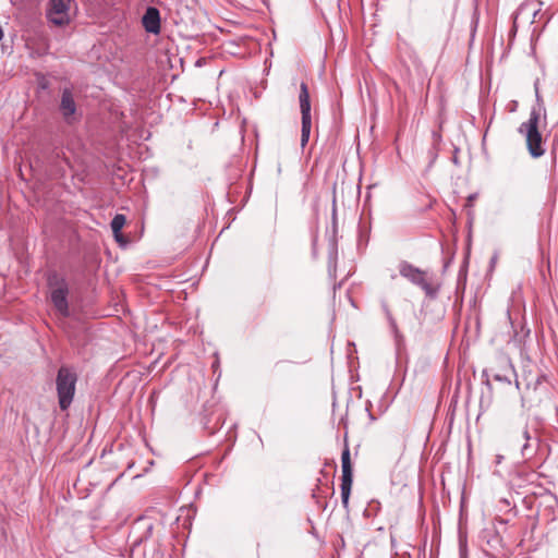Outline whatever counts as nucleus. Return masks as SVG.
<instances>
[{
	"label": "nucleus",
	"mask_w": 558,
	"mask_h": 558,
	"mask_svg": "<svg viewBox=\"0 0 558 558\" xmlns=\"http://www.w3.org/2000/svg\"><path fill=\"white\" fill-rule=\"evenodd\" d=\"M538 121L539 112L532 109L529 120L519 128V132L525 136L527 150L533 158H538L545 153L542 134L538 132Z\"/></svg>",
	"instance_id": "f257e3e1"
},
{
	"label": "nucleus",
	"mask_w": 558,
	"mask_h": 558,
	"mask_svg": "<svg viewBox=\"0 0 558 558\" xmlns=\"http://www.w3.org/2000/svg\"><path fill=\"white\" fill-rule=\"evenodd\" d=\"M77 376L66 366H62L58 371L56 385L60 409L65 411L70 408L76 387Z\"/></svg>",
	"instance_id": "f03ea898"
},
{
	"label": "nucleus",
	"mask_w": 558,
	"mask_h": 558,
	"mask_svg": "<svg viewBox=\"0 0 558 558\" xmlns=\"http://www.w3.org/2000/svg\"><path fill=\"white\" fill-rule=\"evenodd\" d=\"M48 284L51 289L50 300L54 308L61 316L68 317L70 315V311L68 303L69 288L66 281L54 275L48 279Z\"/></svg>",
	"instance_id": "7ed1b4c3"
},
{
	"label": "nucleus",
	"mask_w": 558,
	"mask_h": 558,
	"mask_svg": "<svg viewBox=\"0 0 558 558\" xmlns=\"http://www.w3.org/2000/svg\"><path fill=\"white\" fill-rule=\"evenodd\" d=\"M300 110H301V146L305 147L308 143L312 130L311 100L307 84L302 82L300 85Z\"/></svg>",
	"instance_id": "20e7f679"
},
{
	"label": "nucleus",
	"mask_w": 558,
	"mask_h": 558,
	"mask_svg": "<svg viewBox=\"0 0 558 558\" xmlns=\"http://www.w3.org/2000/svg\"><path fill=\"white\" fill-rule=\"evenodd\" d=\"M399 272L403 278L424 290L427 295L435 294V290L427 278L426 271L408 262H401L399 264Z\"/></svg>",
	"instance_id": "39448f33"
},
{
	"label": "nucleus",
	"mask_w": 558,
	"mask_h": 558,
	"mask_svg": "<svg viewBox=\"0 0 558 558\" xmlns=\"http://www.w3.org/2000/svg\"><path fill=\"white\" fill-rule=\"evenodd\" d=\"M341 501L343 507L348 508L353 483V470L350 459V450L347 446L341 453Z\"/></svg>",
	"instance_id": "423d86ee"
},
{
	"label": "nucleus",
	"mask_w": 558,
	"mask_h": 558,
	"mask_svg": "<svg viewBox=\"0 0 558 558\" xmlns=\"http://www.w3.org/2000/svg\"><path fill=\"white\" fill-rule=\"evenodd\" d=\"M71 0H50L47 11L48 20L58 26L65 25L70 22L69 9Z\"/></svg>",
	"instance_id": "0eeeda50"
},
{
	"label": "nucleus",
	"mask_w": 558,
	"mask_h": 558,
	"mask_svg": "<svg viewBox=\"0 0 558 558\" xmlns=\"http://www.w3.org/2000/svg\"><path fill=\"white\" fill-rule=\"evenodd\" d=\"M142 23L147 33L157 35L160 33V13L155 7H148L142 17Z\"/></svg>",
	"instance_id": "6e6552de"
},
{
	"label": "nucleus",
	"mask_w": 558,
	"mask_h": 558,
	"mask_svg": "<svg viewBox=\"0 0 558 558\" xmlns=\"http://www.w3.org/2000/svg\"><path fill=\"white\" fill-rule=\"evenodd\" d=\"M60 111L66 121L75 114L76 104L70 88H64L61 95Z\"/></svg>",
	"instance_id": "1a4fd4ad"
},
{
	"label": "nucleus",
	"mask_w": 558,
	"mask_h": 558,
	"mask_svg": "<svg viewBox=\"0 0 558 558\" xmlns=\"http://www.w3.org/2000/svg\"><path fill=\"white\" fill-rule=\"evenodd\" d=\"M125 216L122 214H117L110 223L111 230L113 232L114 239L117 242L122 243L123 242V235L121 233L122 228L125 225Z\"/></svg>",
	"instance_id": "9d476101"
},
{
	"label": "nucleus",
	"mask_w": 558,
	"mask_h": 558,
	"mask_svg": "<svg viewBox=\"0 0 558 558\" xmlns=\"http://www.w3.org/2000/svg\"><path fill=\"white\" fill-rule=\"evenodd\" d=\"M535 97H536V107H534L533 109H535L536 111H538L539 113L542 111L545 112V108H544V104H543V99L539 95V90H538V84L537 82L535 83Z\"/></svg>",
	"instance_id": "9b49d317"
},
{
	"label": "nucleus",
	"mask_w": 558,
	"mask_h": 558,
	"mask_svg": "<svg viewBox=\"0 0 558 558\" xmlns=\"http://www.w3.org/2000/svg\"><path fill=\"white\" fill-rule=\"evenodd\" d=\"M523 435H524V438H525L526 442H525V444L523 445V447H522V453H523V454H525V452H526V450H527V448H529V444H527V440L530 439L529 430H527V429H525V430H524V433H523Z\"/></svg>",
	"instance_id": "f8f14e48"
},
{
	"label": "nucleus",
	"mask_w": 558,
	"mask_h": 558,
	"mask_svg": "<svg viewBox=\"0 0 558 558\" xmlns=\"http://www.w3.org/2000/svg\"><path fill=\"white\" fill-rule=\"evenodd\" d=\"M494 379L498 380V381H504L505 380L507 383H510V380H508L507 378H504L502 376H500L498 374L494 376Z\"/></svg>",
	"instance_id": "ddd939ff"
},
{
	"label": "nucleus",
	"mask_w": 558,
	"mask_h": 558,
	"mask_svg": "<svg viewBox=\"0 0 558 558\" xmlns=\"http://www.w3.org/2000/svg\"><path fill=\"white\" fill-rule=\"evenodd\" d=\"M386 314H387V317H388V319H389L390 324H391V325H395V320H393V318H392V316H391V314H390V312H389V310H388V308H386Z\"/></svg>",
	"instance_id": "4468645a"
},
{
	"label": "nucleus",
	"mask_w": 558,
	"mask_h": 558,
	"mask_svg": "<svg viewBox=\"0 0 558 558\" xmlns=\"http://www.w3.org/2000/svg\"><path fill=\"white\" fill-rule=\"evenodd\" d=\"M517 106H518V102L517 101H512L511 111H514Z\"/></svg>",
	"instance_id": "2eb2a0df"
},
{
	"label": "nucleus",
	"mask_w": 558,
	"mask_h": 558,
	"mask_svg": "<svg viewBox=\"0 0 558 558\" xmlns=\"http://www.w3.org/2000/svg\"><path fill=\"white\" fill-rule=\"evenodd\" d=\"M4 33L2 27L0 26V41L3 39Z\"/></svg>",
	"instance_id": "dca6fc26"
},
{
	"label": "nucleus",
	"mask_w": 558,
	"mask_h": 558,
	"mask_svg": "<svg viewBox=\"0 0 558 558\" xmlns=\"http://www.w3.org/2000/svg\"><path fill=\"white\" fill-rule=\"evenodd\" d=\"M506 315H507V318L509 319V322L511 323V316H510V311L509 310H507Z\"/></svg>",
	"instance_id": "f3484780"
},
{
	"label": "nucleus",
	"mask_w": 558,
	"mask_h": 558,
	"mask_svg": "<svg viewBox=\"0 0 558 558\" xmlns=\"http://www.w3.org/2000/svg\"><path fill=\"white\" fill-rule=\"evenodd\" d=\"M501 459H502V457H501V456H498V457H497V463H500V462H501Z\"/></svg>",
	"instance_id": "a211bd4d"
}]
</instances>
